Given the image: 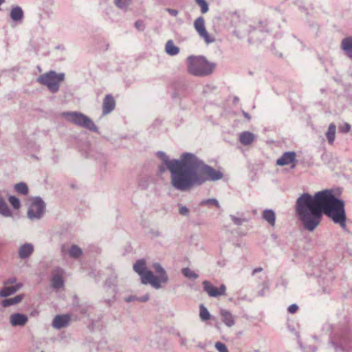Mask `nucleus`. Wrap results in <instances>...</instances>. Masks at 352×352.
<instances>
[{
  "label": "nucleus",
  "instance_id": "obj_36",
  "mask_svg": "<svg viewBox=\"0 0 352 352\" xmlns=\"http://www.w3.org/2000/svg\"><path fill=\"white\" fill-rule=\"evenodd\" d=\"M135 27L138 30H143L144 28V22L142 21H138L135 22Z\"/></svg>",
  "mask_w": 352,
  "mask_h": 352
},
{
  "label": "nucleus",
  "instance_id": "obj_44",
  "mask_svg": "<svg viewBox=\"0 0 352 352\" xmlns=\"http://www.w3.org/2000/svg\"><path fill=\"white\" fill-rule=\"evenodd\" d=\"M133 300V298H129L127 300H128V301H131V300Z\"/></svg>",
  "mask_w": 352,
  "mask_h": 352
},
{
  "label": "nucleus",
  "instance_id": "obj_16",
  "mask_svg": "<svg viewBox=\"0 0 352 352\" xmlns=\"http://www.w3.org/2000/svg\"><path fill=\"white\" fill-rule=\"evenodd\" d=\"M341 46L346 54L349 57L352 58V37L343 39Z\"/></svg>",
  "mask_w": 352,
  "mask_h": 352
},
{
  "label": "nucleus",
  "instance_id": "obj_39",
  "mask_svg": "<svg viewBox=\"0 0 352 352\" xmlns=\"http://www.w3.org/2000/svg\"><path fill=\"white\" fill-rule=\"evenodd\" d=\"M166 11L171 15L173 16H177V14H178V11L177 10H175V9H170V8H168L166 9Z\"/></svg>",
  "mask_w": 352,
  "mask_h": 352
},
{
  "label": "nucleus",
  "instance_id": "obj_33",
  "mask_svg": "<svg viewBox=\"0 0 352 352\" xmlns=\"http://www.w3.org/2000/svg\"><path fill=\"white\" fill-rule=\"evenodd\" d=\"M215 348L219 352H228V348L223 343L217 342L215 343Z\"/></svg>",
  "mask_w": 352,
  "mask_h": 352
},
{
  "label": "nucleus",
  "instance_id": "obj_40",
  "mask_svg": "<svg viewBox=\"0 0 352 352\" xmlns=\"http://www.w3.org/2000/svg\"><path fill=\"white\" fill-rule=\"evenodd\" d=\"M148 298H149L148 295H146L145 296L142 297L139 300H141V301L145 302V301H147L148 300Z\"/></svg>",
  "mask_w": 352,
  "mask_h": 352
},
{
  "label": "nucleus",
  "instance_id": "obj_11",
  "mask_svg": "<svg viewBox=\"0 0 352 352\" xmlns=\"http://www.w3.org/2000/svg\"><path fill=\"white\" fill-rule=\"evenodd\" d=\"M115 105L116 102L114 98L110 95L106 96V97L104 99L102 105L103 113L107 114L112 111L115 108Z\"/></svg>",
  "mask_w": 352,
  "mask_h": 352
},
{
  "label": "nucleus",
  "instance_id": "obj_9",
  "mask_svg": "<svg viewBox=\"0 0 352 352\" xmlns=\"http://www.w3.org/2000/svg\"><path fill=\"white\" fill-rule=\"evenodd\" d=\"M204 291L211 297H218L226 295V287L224 285H221L219 288L214 287L209 281L203 282Z\"/></svg>",
  "mask_w": 352,
  "mask_h": 352
},
{
  "label": "nucleus",
  "instance_id": "obj_22",
  "mask_svg": "<svg viewBox=\"0 0 352 352\" xmlns=\"http://www.w3.org/2000/svg\"><path fill=\"white\" fill-rule=\"evenodd\" d=\"M10 16L12 19L14 21H19L23 16V12L20 7L16 6L12 9L10 12Z\"/></svg>",
  "mask_w": 352,
  "mask_h": 352
},
{
  "label": "nucleus",
  "instance_id": "obj_27",
  "mask_svg": "<svg viewBox=\"0 0 352 352\" xmlns=\"http://www.w3.org/2000/svg\"><path fill=\"white\" fill-rule=\"evenodd\" d=\"M15 190L22 195H27L28 192V186L25 183H19L14 186Z\"/></svg>",
  "mask_w": 352,
  "mask_h": 352
},
{
  "label": "nucleus",
  "instance_id": "obj_37",
  "mask_svg": "<svg viewBox=\"0 0 352 352\" xmlns=\"http://www.w3.org/2000/svg\"><path fill=\"white\" fill-rule=\"evenodd\" d=\"M298 309V307L296 305L293 304V305H291L290 306H289L288 311L291 314H294L297 311Z\"/></svg>",
  "mask_w": 352,
  "mask_h": 352
},
{
  "label": "nucleus",
  "instance_id": "obj_2",
  "mask_svg": "<svg viewBox=\"0 0 352 352\" xmlns=\"http://www.w3.org/2000/svg\"><path fill=\"white\" fill-rule=\"evenodd\" d=\"M163 160L170 173L171 184L180 191L188 190L207 180L216 181L223 177L221 172L208 165L201 164L192 154H183L181 160H168L164 155Z\"/></svg>",
  "mask_w": 352,
  "mask_h": 352
},
{
  "label": "nucleus",
  "instance_id": "obj_42",
  "mask_svg": "<svg viewBox=\"0 0 352 352\" xmlns=\"http://www.w3.org/2000/svg\"><path fill=\"white\" fill-rule=\"evenodd\" d=\"M243 115H244V116H245L246 118H248V120L250 118V116H248V114L247 113L244 112V113H243Z\"/></svg>",
  "mask_w": 352,
  "mask_h": 352
},
{
  "label": "nucleus",
  "instance_id": "obj_3",
  "mask_svg": "<svg viewBox=\"0 0 352 352\" xmlns=\"http://www.w3.org/2000/svg\"><path fill=\"white\" fill-rule=\"evenodd\" d=\"M153 268L157 276H154L151 271L146 270V262L143 259L137 261L133 265V270L140 276L143 284H151L155 289H159L161 283H166L168 278L166 272L159 263H154Z\"/></svg>",
  "mask_w": 352,
  "mask_h": 352
},
{
  "label": "nucleus",
  "instance_id": "obj_21",
  "mask_svg": "<svg viewBox=\"0 0 352 352\" xmlns=\"http://www.w3.org/2000/svg\"><path fill=\"white\" fill-rule=\"evenodd\" d=\"M336 126L334 124H330L328 128V131L326 133V136L327 138L328 142L330 144H333L335 136H336Z\"/></svg>",
  "mask_w": 352,
  "mask_h": 352
},
{
  "label": "nucleus",
  "instance_id": "obj_20",
  "mask_svg": "<svg viewBox=\"0 0 352 352\" xmlns=\"http://www.w3.org/2000/svg\"><path fill=\"white\" fill-rule=\"evenodd\" d=\"M21 287V284H18L15 286L6 287L0 291V296L3 297L8 296L15 293Z\"/></svg>",
  "mask_w": 352,
  "mask_h": 352
},
{
  "label": "nucleus",
  "instance_id": "obj_30",
  "mask_svg": "<svg viewBox=\"0 0 352 352\" xmlns=\"http://www.w3.org/2000/svg\"><path fill=\"white\" fill-rule=\"evenodd\" d=\"M197 5L201 8V12L202 14H205L208 11V4L206 1V0H195Z\"/></svg>",
  "mask_w": 352,
  "mask_h": 352
},
{
  "label": "nucleus",
  "instance_id": "obj_19",
  "mask_svg": "<svg viewBox=\"0 0 352 352\" xmlns=\"http://www.w3.org/2000/svg\"><path fill=\"white\" fill-rule=\"evenodd\" d=\"M165 50L166 52L170 56L177 55L179 52V47L174 45V43L172 40L167 41L165 46Z\"/></svg>",
  "mask_w": 352,
  "mask_h": 352
},
{
  "label": "nucleus",
  "instance_id": "obj_34",
  "mask_svg": "<svg viewBox=\"0 0 352 352\" xmlns=\"http://www.w3.org/2000/svg\"><path fill=\"white\" fill-rule=\"evenodd\" d=\"M351 126L348 123H344L343 125L339 126V130L342 133H347L350 131Z\"/></svg>",
  "mask_w": 352,
  "mask_h": 352
},
{
  "label": "nucleus",
  "instance_id": "obj_26",
  "mask_svg": "<svg viewBox=\"0 0 352 352\" xmlns=\"http://www.w3.org/2000/svg\"><path fill=\"white\" fill-rule=\"evenodd\" d=\"M199 316L201 320L206 321L210 318V314L204 305L199 306Z\"/></svg>",
  "mask_w": 352,
  "mask_h": 352
},
{
  "label": "nucleus",
  "instance_id": "obj_13",
  "mask_svg": "<svg viewBox=\"0 0 352 352\" xmlns=\"http://www.w3.org/2000/svg\"><path fill=\"white\" fill-rule=\"evenodd\" d=\"M70 320L67 315L56 316L53 320V326L55 328L60 329L65 327Z\"/></svg>",
  "mask_w": 352,
  "mask_h": 352
},
{
  "label": "nucleus",
  "instance_id": "obj_10",
  "mask_svg": "<svg viewBox=\"0 0 352 352\" xmlns=\"http://www.w3.org/2000/svg\"><path fill=\"white\" fill-rule=\"evenodd\" d=\"M296 153L294 152H286L281 157L277 160L276 164L278 166H285L294 163L296 161Z\"/></svg>",
  "mask_w": 352,
  "mask_h": 352
},
{
  "label": "nucleus",
  "instance_id": "obj_8",
  "mask_svg": "<svg viewBox=\"0 0 352 352\" xmlns=\"http://www.w3.org/2000/svg\"><path fill=\"white\" fill-rule=\"evenodd\" d=\"M45 210L44 202L40 199H35L31 204L28 210V217L30 219H38L41 217Z\"/></svg>",
  "mask_w": 352,
  "mask_h": 352
},
{
  "label": "nucleus",
  "instance_id": "obj_45",
  "mask_svg": "<svg viewBox=\"0 0 352 352\" xmlns=\"http://www.w3.org/2000/svg\"><path fill=\"white\" fill-rule=\"evenodd\" d=\"M295 166H296V165H295V164H294L292 165V168L295 167Z\"/></svg>",
  "mask_w": 352,
  "mask_h": 352
},
{
  "label": "nucleus",
  "instance_id": "obj_12",
  "mask_svg": "<svg viewBox=\"0 0 352 352\" xmlns=\"http://www.w3.org/2000/svg\"><path fill=\"white\" fill-rule=\"evenodd\" d=\"M27 321V316L21 314H14L10 316V323L12 326H23Z\"/></svg>",
  "mask_w": 352,
  "mask_h": 352
},
{
  "label": "nucleus",
  "instance_id": "obj_17",
  "mask_svg": "<svg viewBox=\"0 0 352 352\" xmlns=\"http://www.w3.org/2000/svg\"><path fill=\"white\" fill-rule=\"evenodd\" d=\"M239 140L242 144L249 145L254 141V135L250 132L245 131L241 133Z\"/></svg>",
  "mask_w": 352,
  "mask_h": 352
},
{
  "label": "nucleus",
  "instance_id": "obj_32",
  "mask_svg": "<svg viewBox=\"0 0 352 352\" xmlns=\"http://www.w3.org/2000/svg\"><path fill=\"white\" fill-rule=\"evenodd\" d=\"M8 201L14 209H19L20 208V201L18 198L14 196H10L8 198Z\"/></svg>",
  "mask_w": 352,
  "mask_h": 352
},
{
  "label": "nucleus",
  "instance_id": "obj_25",
  "mask_svg": "<svg viewBox=\"0 0 352 352\" xmlns=\"http://www.w3.org/2000/svg\"><path fill=\"white\" fill-rule=\"evenodd\" d=\"M52 285L55 288H60L63 286V280L62 276L60 274H55L53 276L52 279Z\"/></svg>",
  "mask_w": 352,
  "mask_h": 352
},
{
  "label": "nucleus",
  "instance_id": "obj_43",
  "mask_svg": "<svg viewBox=\"0 0 352 352\" xmlns=\"http://www.w3.org/2000/svg\"><path fill=\"white\" fill-rule=\"evenodd\" d=\"M4 2V0H0V5H1Z\"/></svg>",
  "mask_w": 352,
  "mask_h": 352
},
{
  "label": "nucleus",
  "instance_id": "obj_24",
  "mask_svg": "<svg viewBox=\"0 0 352 352\" xmlns=\"http://www.w3.org/2000/svg\"><path fill=\"white\" fill-rule=\"evenodd\" d=\"M0 213L2 214L5 217L11 216V212L8 208L5 201L0 197Z\"/></svg>",
  "mask_w": 352,
  "mask_h": 352
},
{
  "label": "nucleus",
  "instance_id": "obj_31",
  "mask_svg": "<svg viewBox=\"0 0 352 352\" xmlns=\"http://www.w3.org/2000/svg\"><path fill=\"white\" fill-rule=\"evenodd\" d=\"M182 273L186 277L188 278H197L198 276L197 274H196L189 268H184L182 270Z\"/></svg>",
  "mask_w": 352,
  "mask_h": 352
},
{
  "label": "nucleus",
  "instance_id": "obj_23",
  "mask_svg": "<svg viewBox=\"0 0 352 352\" xmlns=\"http://www.w3.org/2000/svg\"><path fill=\"white\" fill-rule=\"evenodd\" d=\"M22 299H23V296L18 295L14 298L3 300L2 301V305L6 307H8L10 305H16V304L20 302L22 300Z\"/></svg>",
  "mask_w": 352,
  "mask_h": 352
},
{
  "label": "nucleus",
  "instance_id": "obj_28",
  "mask_svg": "<svg viewBox=\"0 0 352 352\" xmlns=\"http://www.w3.org/2000/svg\"><path fill=\"white\" fill-rule=\"evenodd\" d=\"M82 254L81 249L77 245H72L69 250V255L74 258H78Z\"/></svg>",
  "mask_w": 352,
  "mask_h": 352
},
{
  "label": "nucleus",
  "instance_id": "obj_29",
  "mask_svg": "<svg viewBox=\"0 0 352 352\" xmlns=\"http://www.w3.org/2000/svg\"><path fill=\"white\" fill-rule=\"evenodd\" d=\"M131 0H116V6L120 9H126L131 4Z\"/></svg>",
  "mask_w": 352,
  "mask_h": 352
},
{
  "label": "nucleus",
  "instance_id": "obj_4",
  "mask_svg": "<svg viewBox=\"0 0 352 352\" xmlns=\"http://www.w3.org/2000/svg\"><path fill=\"white\" fill-rule=\"evenodd\" d=\"M188 72L196 76H206L211 74L216 67L203 56H190L186 60Z\"/></svg>",
  "mask_w": 352,
  "mask_h": 352
},
{
  "label": "nucleus",
  "instance_id": "obj_7",
  "mask_svg": "<svg viewBox=\"0 0 352 352\" xmlns=\"http://www.w3.org/2000/svg\"><path fill=\"white\" fill-rule=\"evenodd\" d=\"M194 28L199 36L206 45L215 42V36L208 32L206 27L205 19L203 16H199L195 19L194 21Z\"/></svg>",
  "mask_w": 352,
  "mask_h": 352
},
{
  "label": "nucleus",
  "instance_id": "obj_5",
  "mask_svg": "<svg viewBox=\"0 0 352 352\" xmlns=\"http://www.w3.org/2000/svg\"><path fill=\"white\" fill-rule=\"evenodd\" d=\"M63 115L70 122L80 126L95 131L96 126L91 119L85 115L78 112H65Z\"/></svg>",
  "mask_w": 352,
  "mask_h": 352
},
{
  "label": "nucleus",
  "instance_id": "obj_1",
  "mask_svg": "<svg viewBox=\"0 0 352 352\" xmlns=\"http://www.w3.org/2000/svg\"><path fill=\"white\" fill-rule=\"evenodd\" d=\"M296 211L304 228L311 232L320 224L323 213L335 223L346 227L344 203L337 199L331 190L320 191L314 196L302 194L296 201Z\"/></svg>",
  "mask_w": 352,
  "mask_h": 352
},
{
  "label": "nucleus",
  "instance_id": "obj_41",
  "mask_svg": "<svg viewBox=\"0 0 352 352\" xmlns=\"http://www.w3.org/2000/svg\"><path fill=\"white\" fill-rule=\"evenodd\" d=\"M262 270H263L262 267L256 268V269L254 270L253 274H255V273H257V272H260Z\"/></svg>",
  "mask_w": 352,
  "mask_h": 352
},
{
  "label": "nucleus",
  "instance_id": "obj_38",
  "mask_svg": "<svg viewBox=\"0 0 352 352\" xmlns=\"http://www.w3.org/2000/svg\"><path fill=\"white\" fill-rule=\"evenodd\" d=\"M179 213L182 215H188L189 210L186 206H182L179 208Z\"/></svg>",
  "mask_w": 352,
  "mask_h": 352
},
{
  "label": "nucleus",
  "instance_id": "obj_18",
  "mask_svg": "<svg viewBox=\"0 0 352 352\" xmlns=\"http://www.w3.org/2000/svg\"><path fill=\"white\" fill-rule=\"evenodd\" d=\"M263 218L267 221L270 226H274L276 216L272 210H265L263 212Z\"/></svg>",
  "mask_w": 352,
  "mask_h": 352
},
{
  "label": "nucleus",
  "instance_id": "obj_6",
  "mask_svg": "<svg viewBox=\"0 0 352 352\" xmlns=\"http://www.w3.org/2000/svg\"><path fill=\"white\" fill-rule=\"evenodd\" d=\"M65 80V74L63 73H56L54 71H50L47 73L41 75L38 81L43 85L48 88L58 87Z\"/></svg>",
  "mask_w": 352,
  "mask_h": 352
},
{
  "label": "nucleus",
  "instance_id": "obj_15",
  "mask_svg": "<svg viewBox=\"0 0 352 352\" xmlns=\"http://www.w3.org/2000/svg\"><path fill=\"white\" fill-rule=\"evenodd\" d=\"M223 322L228 326L232 327L234 324V319L232 314L225 309H222L220 312Z\"/></svg>",
  "mask_w": 352,
  "mask_h": 352
},
{
  "label": "nucleus",
  "instance_id": "obj_35",
  "mask_svg": "<svg viewBox=\"0 0 352 352\" xmlns=\"http://www.w3.org/2000/svg\"><path fill=\"white\" fill-rule=\"evenodd\" d=\"M202 204H213V205L216 206L217 207L219 206V202L214 199H208L206 201H204L202 202Z\"/></svg>",
  "mask_w": 352,
  "mask_h": 352
},
{
  "label": "nucleus",
  "instance_id": "obj_14",
  "mask_svg": "<svg viewBox=\"0 0 352 352\" xmlns=\"http://www.w3.org/2000/svg\"><path fill=\"white\" fill-rule=\"evenodd\" d=\"M33 245L30 243H25L21 245L19 248V255L21 258L28 257L33 252Z\"/></svg>",
  "mask_w": 352,
  "mask_h": 352
}]
</instances>
